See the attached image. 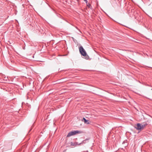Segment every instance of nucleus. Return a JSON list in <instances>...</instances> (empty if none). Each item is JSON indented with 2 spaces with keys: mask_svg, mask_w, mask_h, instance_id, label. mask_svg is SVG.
Wrapping results in <instances>:
<instances>
[{
  "mask_svg": "<svg viewBox=\"0 0 152 152\" xmlns=\"http://www.w3.org/2000/svg\"><path fill=\"white\" fill-rule=\"evenodd\" d=\"M79 49L81 54L84 57H85L86 59H88L89 58V56L87 55L85 50L83 48V47L82 46H80L79 47Z\"/></svg>",
  "mask_w": 152,
  "mask_h": 152,
  "instance_id": "nucleus-1",
  "label": "nucleus"
},
{
  "mask_svg": "<svg viewBox=\"0 0 152 152\" xmlns=\"http://www.w3.org/2000/svg\"><path fill=\"white\" fill-rule=\"evenodd\" d=\"M147 125V124H141L140 123H138L136 124V126L135 127V128L137 130L141 131Z\"/></svg>",
  "mask_w": 152,
  "mask_h": 152,
  "instance_id": "nucleus-2",
  "label": "nucleus"
},
{
  "mask_svg": "<svg viewBox=\"0 0 152 152\" xmlns=\"http://www.w3.org/2000/svg\"><path fill=\"white\" fill-rule=\"evenodd\" d=\"M82 132L79 130H76L69 132L67 135V137H69L75 135L77 134H81Z\"/></svg>",
  "mask_w": 152,
  "mask_h": 152,
  "instance_id": "nucleus-3",
  "label": "nucleus"
},
{
  "mask_svg": "<svg viewBox=\"0 0 152 152\" xmlns=\"http://www.w3.org/2000/svg\"><path fill=\"white\" fill-rule=\"evenodd\" d=\"M82 121L87 124H89L90 123V121L86 120L85 118H83Z\"/></svg>",
  "mask_w": 152,
  "mask_h": 152,
  "instance_id": "nucleus-4",
  "label": "nucleus"
},
{
  "mask_svg": "<svg viewBox=\"0 0 152 152\" xmlns=\"http://www.w3.org/2000/svg\"><path fill=\"white\" fill-rule=\"evenodd\" d=\"M71 145L72 146H73L76 145H77V143H75V142H71Z\"/></svg>",
  "mask_w": 152,
  "mask_h": 152,
  "instance_id": "nucleus-5",
  "label": "nucleus"
},
{
  "mask_svg": "<svg viewBox=\"0 0 152 152\" xmlns=\"http://www.w3.org/2000/svg\"><path fill=\"white\" fill-rule=\"evenodd\" d=\"M88 139H85V140H83V141H82V143H86V141H88Z\"/></svg>",
  "mask_w": 152,
  "mask_h": 152,
  "instance_id": "nucleus-6",
  "label": "nucleus"
},
{
  "mask_svg": "<svg viewBox=\"0 0 152 152\" xmlns=\"http://www.w3.org/2000/svg\"><path fill=\"white\" fill-rule=\"evenodd\" d=\"M87 5L89 7H90V6H91L90 4L89 3H88V4H87Z\"/></svg>",
  "mask_w": 152,
  "mask_h": 152,
  "instance_id": "nucleus-7",
  "label": "nucleus"
},
{
  "mask_svg": "<svg viewBox=\"0 0 152 152\" xmlns=\"http://www.w3.org/2000/svg\"><path fill=\"white\" fill-rule=\"evenodd\" d=\"M86 3H87V0H83Z\"/></svg>",
  "mask_w": 152,
  "mask_h": 152,
  "instance_id": "nucleus-8",
  "label": "nucleus"
}]
</instances>
